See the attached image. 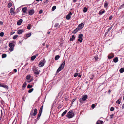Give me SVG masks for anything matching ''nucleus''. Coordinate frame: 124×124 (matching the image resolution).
Returning a JSON list of instances; mask_svg holds the SVG:
<instances>
[{
  "label": "nucleus",
  "mask_w": 124,
  "mask_h": 124,
  "mask_svg": "<svg viewBox=\"0 0 124 124\" xmlns=\"http://www.w3.org/2000/svg\"><path fill=\"white\" fill-rule=\"evenodd\" d=\"M41 62H42L43 63H44V64H45L46 62V61L45 60V59L43 58Z\"/></svg>",
  "instance_id": "obj_45"
},
{
  "label": "nucleus",
  "mask_w": 124,
  "mask_h": 124,
  "mask_svg": "<svg viewBox=\"0 0 124 124\" xmlns=\"http://www.w3.org/2000/svg\"><path fill=\"white\" fill-rule=\"evenodd\" d=\"M20 10V8L19 7L16 10V11H17V12H18L19 10Z\"/></svg>",
  "instance_id": "obj_53"
},
{
  "label": "nucleus",
  "mask_w": 124,
  "mask_h": 124,
  "mask_svg": "<svg viewBox=\"0 0 124 124\" xmlns=\"http://www.w3.org/2000/svg\"><path fill=\"white\" fill-rule=\"evenodd\" d=\"M83 100H82V98H80V99H79V101L80 103H82L83 102Z\"/></svg>",
  "instance_id": "obj_48"
},
{
  "label": "nucleus",
  "mask_w": 124,
  "mask_h": 124,
  "mask_svg": "<svg viewBox=\"0 0 124 124\" xmlns=\"http://www.w3.org/2000/svg\"><path fill=\"white\" fill-rule=\"evenodd\" d=\"M94 58L96 61H97L98 59V57L96 56H94Z\"/></svg>",
  "instance_id": "obj_49"
},
{
  "label": "nucleus",
  "mask_w": 124,
  "mask_h": 124,
  "mask_svg": "<svg viewBox=\"0 0 124 124\" xmlns=\"http://www.w3.org/2000/svg\"><path fill=\"white\" fill-rule=\"evenodd\" d=\"M43 107V105H42L41 107V108L40 109V110H39V111L42 112Z\"/></svg>",
  "instance_id": "obj_33"
},
{
  "label": "nucleus",
  "mask_w": 124,
  "mask_h": 124,
  "mask_svg": "<svg viewBox=\"0 0 124 124\" xmlns=\"http://www.w3.org/2000/svg\"><path fill=\"white\" fill-rule=\"evenodd\" d=\"M12 6V3L11 2H9L8 3V8H10Z\"/></svg>",
  "instance_id": "obj_32"
},
{
  "label": "nucleus",
  "mask_w": 124,
  "mask_h": 124,
  "mask_svg": "<svg viewBox=\"0 0 124 124\" xmlns=\"http://www.w3.org/2000/svg\"><path fill=\"white\" fill-rule=\"evenodd\" d=\"M60 26V25H59V24L58 23H56L55 24L54 26V28L56 29H57Z\"/></svg>",
  "instance_id": "obj_11"
},
{
  "label": "nucleus",
  "mask_w": 124,
  "mask_h": 124,
  "mask_svg": "<svg viewBox=\"0 0 124 124\" xmlns=\"http://www.w3.org/2000/svg\"><path fill=\"white\" fill-rule=\"evenodd\" d=\"M24 96H23L22 97V99L23 100V101L24 100Z\"/></svg>",
  "instance_id": "obj_64"
},
{
  "label": "nucleus",
  "mask_w": 124,
  "mask_h": 124,
  "mask_svg": "<svg viewBox=\"0 0 124 124\" xmlns=\"http://www.w3.org/2000/svg\"><path fill=\"white\" fill-rule=\"evenodd\" d=\"M113 114H112V115H110V119H111L113 117Z\"/></svg>",
  "instance_id": "obj_58"
},
{
  "label": "nucleus",
  "mask_w": 124,
  "mask_h": 124,
  "mask_svg": "<svg viewBox=\"0 0 124 124\" xmlns=\"http://www.w3.org/2000/svg\"><path fill=\"white\" fill-rule=\"evenodd\" d=\"M14 70L15 72H16L17 71V70L16 69H14Z\"/></svg>",
  "instance_id": "obj_61"
},
{
  "label": "nucleus",
  "mask_w": 124,
  "mask_h": 124,
  "mask_svg": "<svg viewBox=\"0 0 124 124\" xmlns=\"http://www.w3.org/2000/svg\"><path fill=\"white\" fill-rule=\"evenodd\" d=\"M24 31V30L23 29L18 30L17 31V33L18 34H22Z\"/></svg>",
  "instance_id": "obj_13"
},
{
  "label": "nucleus",
  "mask_w": 124,
  "mask_h": 124,
  "mask_svg": "<svg viewBox=\"0 0 124 124\" xmlns=\"http://www.w3.org/2000/svg\"><path fill=\"white\" fill-rule=\"evenodd\" d=\"M75 39V37L74 35H73L71 36V37L70 39V40L71 41H73Z\"/></svg>",
  "instance_id": "obj_18"
},
{
  "label": "nucleus",
  "mask_w": 124,
  "mask_h": 124,
  "mask_svg": "<svg viewBox=\"0 0 124 124\" xmlns=\"http://www.w3.org/2000/svg\"><path fill=\"white\" fill-rule=\"evenodd\" d=\"M81 75H80V74H79L78 75V77H79V78H80L81 77Z\"/></svg>",
  "instance_id": "obj_63"
},
{
  "label": "nucleus",
  "mask_w": 124,
  "mask_h": 124,
  "mask_svg": "<svg viewBox=\"0 0 124 124\" xmlns=\"http://www.w3.org/2000/svg\"><path fill=\"white\" fill-rule=\"evenodd\" d=\"M114 56V55L113 54H112L111 56H108V59H111L112 58H113Z\"/></svg>",
  "instance_id": "obj_25"
},
{
  "label": "nucleus",
  "mask_w": 124,
  "mask_h": 124,
  "mask_svg": "<svg viewBox=\"0 0 124 124\" xmlns=\"http://www.w3.org/2000/svg\"><path fill=\"white\" fill-rule=\"evenodd\" d=\"M124 7V3L121 5L119 7V8L120 9H121Z\"/></svg>",
  "instance_id": "obj_40"
},
{
  "label": "nucleus",
  "mask_w": 124,
  "mask_h": 124,
  "mask_svg": "<svg viewBox=\"0 0 124 124\" xmlns=\"http://www.w3.org/2000/svg\"><path fill=\"white\" fill-rule=\"evenodd\" d=\"M9 46L10 47V48L9 49V50L10 52H11L13 51L14 47L15 46L14 44L12 43H9Z\"/></svg>",
  "instance_id": "obj_4"
},
{
  "label": "nucleus",
  "mask_w": 124,
  "mask_h": 124,
  "mask_svg": "<svg viewBox=\"0 0 124 124\" xmlns=\"http://www.w3.org/2000/svg\"><path fill=\"white\" fill-rule=\"evenodd\" d=\"M48 2H49L48 0H46L45 1L44 3L45 4H46Z\"/></svg>",
  "instance_id": "obj_54"
},
{
  "label": "nucleus",
  "mask_w": 124,
  "mask_h": 124,
  "mask_svg": "<svg viewBox=\"0 0 124 124\" xmlns=\"http://www.w3.org/2000/svg\"><path fill=\"white\" fill-rule=\"evenodd\" d=\"M18 36L17 35H15L13 36V39H16L18 37Z\"/></svg>",
  "instance_id": "obj_39"
},
{
  "label": "nucleus",
  "mask_w": 124,
  "mask_h": 124,
  "mask_svg": "<svg viewBox=\"0 0 124 124\" xmlns=\"http://www.w3.org/2000/svg\"><path fill=\"white\" fill-rule=\"evenodd\" d=\"M40 117V116H38V117H37V119H36V121L35 122V123H34V124H35L37 122L38 120H39V119Z\"/></svg>",
  "instance_id": "obj_41"
},
{
  "label": "nucleus",
  "mask_w": 124,
  "mask_h": 124,
  "mask_svg": "<svg viewBox=\"0 0 124 124\" xmlns=\"http://www.w3.org/2000/svg\"><path fill=\"white\" fill-rule=\"evenodd\" d=\"M56 6H53L52 8V11H54L56 9Z\"/></svg>",
  "instance_id": "obj_31"
},
{
  "label": "nucleus",
  "mask_w": 124,
  "mask_h": 124,
  "mask_svg": "<svg viewBox=\"0 0 124 124\" xmlns=\"http://www.w3.org/2000/svg\"><path fill=\"white\" fill-rule=\"evenodd\" d=\"M31 77V76L30 75H28L26 76V79L27 80L29 79Z\"/></svg>",
  "instance_id": "obj_30"
},
{
  "label": "nucleus",
  "mask_w": 124,
  "mask_h": 124,
  "mask_svg": "<svg viewBox=\"0 0 124 124\" xmlns=\"http://www.w3.org/2000/svg\"><path fill=\"white\" fill-rule=\"evenodd\" d=\"M44 65V63L41 61L39 63V67H40L43 66Z\"/></svg>",
  "instance_id": "obj_16"
},
{
  "label": "nucleus",
  "mask_w": 124,
  "mask_h": 124,
  "mask_svg": "<svg viewBox=\"0 0 124 124\" xmlns=\"http://www.w3.org/2000/svg\"><path fill=\"white\" fill-rule=\"evenodd\" d=\"M60 57V56H59L58 55H57L55 57L54 59L55 60H57L59 59Z\"/></svg>",
  "instance_id": "obj_21"
},
{
  "label": "nucleus",
  "mask_w": 124,
  "mask_h": 124,
  "mask_svg": "<svg viewBox=\"0 0 124 124\" xmlns=\"http://www.w3.org/2000/svg\"><path fill=\"white\" fill-rule=\"evenodd\" d=\"M33 88H32L30 89L28 91L29 93H31L33 90Z\"/></svg>",
  "instance_id": "obj_37"
},
{
  "label": "nucleus",
  "mask_w": 124,
  "mask_h": 124,
  "mask_svg": "<svg viewBox=\"0 0 124 124\" xmlns=\"http://www.w3.org/2000/svg\"><path fill=\"white\" fill-rule=\"evenodd\" d=\"M67 112V110H66L64 111L63 112L62 114V116H64L66 114Z\"/></svg>",
  "instance_id": "obj_23"
},
{
  "label": "nucleus",
  "mask_w": 124,
  "mask_h": 124,
  "mask_svg": "<svg viewBox=\"0 0 124 124\" xmlns=\"http://www.w3.org/2000/svg\"><path fill=\"white\" fill-rule=\"evenodd\" d=\"M4 33L2 32H1L0 33V36L1 37H2L4 35Z\"/></svg>",
  "instance_id": "obj_44"
},
{
  "label": "nucleus",
  "mask_w": 124,
  "mask_h": 124,
  "mask_svg": "<svg viewBox=\"0 0 124 124\" xmlns=\"http://www.w3.org/2000/svg\"><path fill=\"white\" fill-rule=\"evenodd\" d=\"M91 106L92 108V109H93L95 108V106L94 104H93Z\"/></svg>",
  "instance_id": "obj_43"
},
{
  "label": "nucleus",
  "mask_w": 124,
  "mask_h": 124,
  "mask_svg": "<svg viewBox=\"0 0 124 124\" xmlns=\"http://www.w3.org/2000/svg\"><path fill=\"white\" fill-rule=\"evenodd\" d=\"M97 121H98H98H99L100 122L101 124H102L103 123V121L101 120H99Z\"/></svg>",
  "instance_id": "obj_51"
},
{
  "label": "nucleus",
  "mask_w": 124,
  "mask_h": 124,
  "mask_svg": "<svg viewBox=\"0 0 124 124\" xmlns=\"http://www.w3.org/2000/svg\"><path fill=\"white\" fill-rule=\"evenodd\" d=\"M87 10V8L86 7H84L83 10V12L84 13H85Z\"/></svg>",
  "instance_id": "obj_24"
},
{
  "label": "nucleus",
  "mask_w": 124,
  "mask_h": 124,
  "mask_svg": "<svg viewBox=\"0 0 124 124\" xmlns=\"http://www.w3.org/2000/svg\"><path fill=\"white\" fill-rule=\"evenodd\" d=\"M83 36V35L82 34H80L78 36L79 39H78V41L80 42H82V40L83 39L82 37Z\"/></svg>",
  "instance_id": "obj_6"
},
{
  "label": "nucleus",
  "mask_w": 124,
  "mask_h": 124,
  "mask_svg": "<svg viewBox=\"0 0 124 124\" xmlns=\"http://www.w3.org/2000/svg\"><path fill=\"white\" fill-rule=\"evenodd\" d=\"M84 24L83 23H81L79 24L77 27L80 31L84 27Z\"/></svg>",
  "instance_id": "obj_7"
},
{
  "label": "nucleus",
  "mask_w": 124,
  "mask_h": 124,
  "mask_svg": "<svg viewBox=\"0 0 124 124\" xmlns=\"http://www.w3.org/2000/svg\"><path fill=\"white\" fill-rule=\"evenodd\" d=\"M88 96L87 95H84L82 96V100L83 101H85L87 99V98Z\"/></svg>",
  "instance_id": "obj_10"
},
{
  "label": "nucleus",
  "mask_w": 124,
  "mask_h": 124,
  "mask_svg": "<svg viewBox=\"0 0 124 124\" xmlns=\"http://www.w3.org/2000/svg\"><path fill=\"white\" fill-rule=\"evenodd\" d=\"M33 86L31 85L30 84H28L27 86V88H32Z\"/></svg>",
  "instance_id": "obj_34"
},
{
  "label": "nucleus",
  "mask_w": 124,
  "mask_h": 124,
  "mask_svg": "<svg viewBox=\"0 0 124 124\" xmlns=\"http://www.w3.org/2000/svg\"><path fill=\"white\" fill-rule=\"evenodd\" d=\"M119 71L120 73H122L124 71V68H122L120 69Z\"/></svg>",
  "instance_id": "obj_26"
},
{
  "label": "nucleus",
  "mask_w": 124,
  "mask_h": 124,
  "mask_svg": "<svg viewBox=\"0 0 124 124\" xmlns=\"http://www.w3.org/2000/svg\"><path fill=\"white\" fill-rule=\"evenodd\" d=\"M78 74L77 73H75L74 74V77H76L78 76Z\"/></svg>",
  "instance_id": "obj_46"
},
{
  "label": "nucleus",
  "mask_w": 124,
  "mask_h": 124,
  "mask_svg": "<svg viewBox=\"0 0 124 124\" xmlns=\"http://www.w3.org/2000/svg\"><path fill=\"white\" fill-rule=\"evenodd\" d=\"M116 102L118 104H119L120 103L121 101H120V100L118 99L116 101Z\"/></svg>",
  "instance_id": "obj_36"
},
{
  "label": "nucleus",
  "mask_w": 124,
  "mask_h": 124,
  "mask_svg": "<svg viewBox=\"0 0 124 124\" xmlns=\"http://www.w3.org/2000/svg\"><path fill=\"white\" fill-rule=\"evenodd\" d=\"M65 61L64 60L63 62L62 63L61 65L59 67L57 70L56 72L58 73L59 71L62 70L64 68L65 64Z\"/></svg>",
  "instance_id": "obj_3"
},
{
  "label": "nucleus",
  "mask_w": 124,
  "mask_h": 124,
  "mask_svg": "<svg viewBox=\"0 0 124 124\" xmlns=\"http://www.w3.org/2000/svg\"><path fill=\"white\" fill-rule=\"evenodd\" d=\"M31 33L26 34L24 35V37L25 39H26L30 37L31 35Z\"/></svg>",
  "instance_id": "obj_8"
},
{
  "label": "nucleus",
  "mask_w": 124,
  "mask_h": 124,
  "mask_svg": "<svg viewBox=\"0 0 124 124\" xmlns=\"http://www.w3.org/2000/svg\"><path fill=\"white\" fill-rule=\"evenodd\" d=\"M36 58V55H33L32 56L31 58V59L32 61H33Z\"/></svg>",
  "instance_id": "obj_22"
},
{
  "label": "nucleus",
  "mask_w": 124,
  "mask_h": 124,
  "mask_svg": "<svg viewBox=\"0 0 124 124\" xmlns=\"http://www.w3.org/2000/svg\"><path fill=\"white\" fill-rule=\"evenodd\" d=\"M31 26V24H28V26L27 27V29H28L29 30H30L31 29L30 26Z\"/></svg>",
  "instance_id": "obj_35"
},
{
  "label": "nucleus",
  "mask_w": 124,
  "mask_h": 124,
  "mask_svg": "<svg viewBox=\"0 0 124 124\" xmlns=\"http://www.w3.org/2000/svg\"><path fill=\"white\" fill-rule=\"evenodd\" d=\"M15 32L12 31L11 33H10V34L11 35H12Z\"/></svg>",
  "instance_id": "obj_60"
},
{
  "label": "nucleus",
  "mask_w": 124,
  "mask_h": 124,
  "mask_svg": "<svg viewBox=\"0 0 124 124\" xmlns=\"http://www.w3.org/2000/svg\"><path fill=\"white\" fill-rule=\"evenodd\" d=\"M114 62H117L118 61V58L117 57H116L114 58L113 60Z\"/></svg>",
  "instance_id": "obj_19"
},
{
  "label": "nucleus",
  "mask_w": 124,
  "mask_h": 124,
  "mask_svg": "<svg viewBox=\"0 0 124 124\" xmlns=\"http://www.w3.org/2000/svg\"><path fill=\"white\" fill-rule=\"evenodd\" d=\"M35 107H34L33 108H34ZM33 107L32 108V109L30 113V114L29 117H31V118H33V116H35L37 113V108H35L34 110V112L33 113Z\"/></svg>",
  "instance_id": "obj_2"
},
{
  "label": "nucleus",
  "mask_w": 124,
  "mask_h": 124,
  "mask_svg": "<svg viewBox=\"0 0 124 124\" xmlns=\"http://www.w3.org/2000/svg\"><path fill=\"white\" fill-rule=\"evenodd\" d=\"M105 12V10H103L102 11H101V10H100L99 12V14L100 15H101L102 14L104 13Z\"/></svg>",
  "instance_id": "obj_20"
},
{
  "label": "nucleus",
  "mask_w": 124,
  "mask_h": 124,
  "mask_svg": "<svg viewBox=\"0 0 124 124\" xmlns=\"http://www.w3.org/2000/svg\"><path fill=\"white\" fill-rule=\"evenodd\" d=\"M23 22V20L22 19H20L18 20L17 22V24L18 25H20Z\"/></svg>",
  "instance_id": "obj_14"
},
{
  "label": "nucleus",
  "mask_w": 124,
  "mask_h": 124,
  "mask_svg": "<svg viewBox=\"0 0 124 124\" xmlns=\"http://www.w3.org/2000/svg\"><path fill=\"white\" fill-rule=\"evenodd\" d=\"M114 108L113 107H111L110 108V111H114Z\"/></svg>",
  "instance_id": "obj_47"
},
{
  "label": "nucleus",
  "mask_w": 124,
  "mask_h": 124,
  "mask_svg": "<svg viewBox=\"0 0 124 124\" xmlns=\"http://www.w3.org/2000/svg\"><path fill=\"white\" fill-rule=\"evenodd\" d=\"M113 27V26H112L111 27L109 28L107 30V31H108V32L109 31L112 29V27Z\"/></svg>",
  "instance_id": "obj_42"
},
{
  "label": "nucleus",
  "mask_w": 124,
  "mask_h": 124,
  "mask_svg": "<svg viewBox=\"0 0 124 124\" xmlns=\"http://www.w3.org/2000/svg\"><path fill=\"white\" fill-rule=\"evenodd\" d=\"M27 10V8L26 7H25L24 8H22V10L24 13H26L27 12L26 11Z\"/></svg>",
  "instance_id": "obj_15"
},
{
  "label": "nucleus",
  "mask_w": 124,
  "mask_h": 124,
  "mask_svg": "<svg viewBox=\"0 0 124 124\" xmlns=\"http://www.w3.org/2000/svg\"><path fill=\"white\" fill-rule=\"evenodd\" d=\"M112 16H110L108 18V19L109 20H111L112 19Z\"/></svg>",
  "instance_id": "obj_55"
},
{
  "label": "nucleus",
  "mask_w": 124,
  "mask_h": 124,
  "mask_svg": "<svg viewBox=\"0 0 124 124\" xmlns=\"http://www.w3.org/2000/svg\"><path fill=\"white\" fill-rule=\"evenodd\" d=\"M75 99H73V100L71 101V104H72L73 102L75 101Z\"/></svg>",
  "instance_id": "obj_57"
},
{
  "label": "nucleus",
  "mask_w": 124,
  "mask_h": 124,
  "mask_svg": "<svg viewBox=\"0 0 124 124\" xmlns=\"http://www.w3.org/2000/svg\"><path fill=\"white\" fill-rule=\"evenodd\" d=\"M38 69L36 67L34 66L33 69V71L35 74L38 75L39 74V72L38 71Z\"/></svg>",
  "instance_id": "obj_5"
},
{
  "label": "nucleus",
  "mask_w": 124,
  "mask_h": 124,
  "mask_svg": "<svg viewBox=\"0 0 124 124\" xmlns=\"http://www.w3.org/2000/svg\"><path fill=\"white\" fill-rule=\"evenodd\" d=\"M108 4L107 2H105L104 4V7L105 8H106L107 7Z\"/></svg>",
  "instance_id": "obj_38"
},
{
  "label": "nucleus",
  "mask_w": 124,
  "mask_h": 124,
  "mask_svg": "<svg viewBox=\"0 0 124 124\" xmlns=\"http://www.w3.org/2000/svg\"><path fill=\"white\" fill-rule=\"evenodd\" d=\"M43 12V10H40L39 11V13L41 14Z\"/></svg>",
  "instance_id": "obj_56"
},
{
  "label": "nucleus",
  "mask_w": 124,
  "mask_h": 124,
  "mask_svg": "<svg viewBox=\"0 0 124 124\" xmlns=\"http://www.w3.org/2000/svg\"><path fill=\"white\" fill-rule=\"evenodd\" d=\"M27 85L26 83V82H25L23 84L22 86V87L24 88L26 87V86Z\"/></svg>",
  "instance_id": "obj_28"
},
{
  "label": "nucleus",
  "mask_w": 124,
  "mask_h": 124,
  "mask_svg": "<svg viewBox=\"0 0 124 124\" xmlns=\"http://www.w3.org/2000/svg\"><path fill=\"white\" fill-rule=\"evenodd\" d=\"M29 14L30 15H33L34 13V9H30L28 12Z\"/></svg>",
  "instance_id": "obj_9"
},
{
  "label": "nucleus",
  "mask_w": 124,
  "mask_h": 124,
  "mask_svg": "<svg viewBox=\"0 0 124 124\" xmlns=\"http://www.w3.org/2000/svg\"><path fill=\"white\" fill-rule=\"evenodd\" d=\"M75 115V112L74 111L70 110L67 113L66 116L68 118H73Z\"/></svg>",
  "instance_id": "obj_1"
},
{
  "label": "nucleus",
  "mask_w": 124,
  "mask_h": 124,
  "mask_svg": "<svg viewBox=\"0 0 124 124\" xmlns=\"http://www.w3.org/2000/svg\"><path fill=\"white\" fill-rule=\"evenodd\" d=\"M7 56V55L6 54H3L2 55V58H5Z\"/></svg>",
  "instance_id": "obj_29"
},
{
  "label": "nucleus",
  "mask_w": 124,
  "mask_h": 124,
  "mask_svg": "<svg viewBox=\"0 0 124 124\" xmlns=\"http://www.w3.org/2000/svg\"><path fill=\"white\" fill-rule=\"evenodd\" d=\"M68 15L70 16L72 15V14L71 12H70L69 13Z\"/></svg>",
  "instance_id": "obj_59"
},
{
  "label": "nucleus",
  "mask_w": 124,
  "mask_h": 124,
  "mask_svg": "<svg viewBox=\"0 0 124 124\" xmlns=\"http://www.w3.org/2000/svg\"><path fill=\"white\" fill-rule=\"evenodd\" d=\"M77 0H73V1L74 2H76Z\"/></svg>",
  "instance_id": "obj_62"
},
{
  "label": "nucleus",
  "mask_w": 124,
  "mask_h": 124,
  "mask_svg": "<svg viewBox=\"0 0 124 124\" xmlns=\"http://www.w3.org/2000/svg\"><path fill=\"white\" fill-rule=\"evenodd\" d=\"M42 113V112L39 111V113L38 114V116H40L41 115Z\"/></svg>",
  "instance_id": "obj_50"
},
{
  "label": "nucleus",
  "mask_w": 124,
  "mask_h": 124,
  "mask_svg": "<svg viewBox=\"0 0 124 124\" xmlns=\"http://www.w3.org/2000/svg\"><path fill=\"white\" fill-rule=\"evenodd\" d=\"M10 13L12 15H13L15 13L14 9L13 8H12L10 9Z\"/></svg>",
  "instance_id": "obj_12"
},
{
  "label": "nucleus",
  "mask_w": 124,
  "mask_h": 124,
  "mask_svg": "<svg viewBox=\"0 0 124 124\" xmlns=\"http://www.w3.org/2000/svg\"><path fill=\"white\" fill-rule=\"evenodd\" d=\"M79 31V30L77 28L73 31L72 33L74 34H75Z\"/></svg>",
  "instance_id": "obj_17"
},
{
  "label": "nucleus",
  "mask_w": 124,
  "mask_h": 124,
  "mask_svg": "<svg viewBox=\"0 0 124 124\" xmlns=\"http://www.w3.org/2000/svg\"><path fill=\"white\" fill-rule=\"evenodd\" d=\"M71 18L70 16L68 15H67L66 16V18L67 20H69Z\"/></svg>",
  "instance_id": "obj_27"
},
{
  "label": "nucleus",
  "mask_w": 124,
  "mask_h": 124,
  "mask_svg": "<svg viewBox=\"0 0 124 124\" xmlns=\"http://www.w3.org/2000/svg\"><path fill=\"white\" fill-rule=\"evenodd\" d=\"M33 79H31L30 80H28L27 81V82L28 83H30L33 80Z\"/></svg>",
  "instance_id": "obj_52"
}]
</instances>
